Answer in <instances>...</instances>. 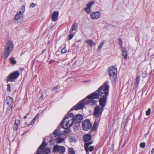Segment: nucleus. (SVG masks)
Wrapping results in <instances>:
<instances>
[{
	"mask_svg": "<svg viewBox=\"0 0 154 154\" xmlns=\"http://www.w3.org/2000/svg\"><path fill=\"white\" fill-rule=\"evenodd\" d=\"M109 86L108 82L103 84L97 90V92L100 97H107L108 95Z\"/></svg>",
	"mask_w": 154,
	"mask_h": 154,
	"instance_id": "f257e3e1",
	"label": "nucleus"
},
{
	"mask_svg": "<svg viewBox=\"0 0 154 154\" xmlns=\"http://www.w3.org/2000/svg\"><path fill=\"white\" fill-rule=\"evenodd\" d=\"M14 45L12 41H9L5 47L4 51V59L6 60L10 53L13 50Z\"/></svg>",
	"mask_w": 154,
	"mask_h": 154,
	"instance_id": "f03ea898",
	"label": "nucleus"
},
{
	"mask_svg": "<svg viewBox=\"0 0 154 154\" xmlns=\"http://www.w3.org/2000/svg\"><path fill=\"white\" fill-rule=\"evenodd\" d=\"M74 122L73 119L69 116H66L61 123V126L63 128L66 129L71 127Z\"/></svg>",
	"mask_w": 154,
	"mask_h": 154,
	"instance_id": "7ed1b4c3",
	"label": "nucleus"
},
{
	"mask_svg": "<svg viewBox=\"0 0 154 154\" xmlns=\"http://www.w3.org/2000/svg\"><path fill=\"white\" fill-rule=\"evenodd\" d=\"M47 144V143L44 141L41 145L38 148L36 154H40L42 153L44 154H47L49 153L50 151V148L47 147L45 149Z\"/></svg>",
	"mask_w": 154,
	"mask_h": 154,
	"instance_id": "20e7f679",
	"label": "nucleus"
},
{
	"mask_svg": "<svg viewBox=\"0 0 154 154\" xmlns=\"http://www.w3.org/2000/svg\"><path fill=\"white\" fill-rule=\"evenodd\" d=\"M99 96H100L97 92V91L92 93L86 98L87 99V103L89 104L91 103L95 104L96 103V102L94 99H98L99 98Z\"/></svg>",
	"mask_w": 154,
	"mask_h": 154,
	"instance_id": "39448f33",
	"label": "nucleus"
},
{
	"mask_svg": "<svg viewBox=\"0 0 154 154\" xmlns=\"http://www.w3.org/2000/svg\"><path fill=\"white\" fill-rule=\"evenodd\" d=\"M20 75V73L19 71H15L9 75L7 77L8 81L13 82L15 81Z\"/></svg>",
	"mask_w": 154,
	"mask_h": 154,
	"instance_id": "423d86ee",
	"label": "nucleus"
},
{
	"mask_svg": "<svg viewBox=\"0 0 154 154\" xmlns=\"http://www.w3.org/2000/svg\"><path fill=\"white\" fill-rule=\"evenodd\" d=\"M87 99L85 98L82 100L77 104L73 108V109L76 110L78 109H82L86 104H89L87 102Z\"/></svg>",
	"mask_w": 154,
	"mask_h": 154,
	"instance_id": "0eeeda50",
	"label": "nucleus"
},
{
	"mask_svg": "<svg viewBox=\"0 0 154 154\" xmlns=\"http://www.w3.org/2000/svg\"><path fill=\"white\" fill-rule=\"evenodd\" d=\"M103 111V108L99 106H97L94 109V116L97 119H100Z\"/></svg>",
	"mask_w": 154,
	"mask_h": 154,
	"instance_id": "6e6552de",
	"label": "nucleus"
},
{
	"mask_svg": "<svg viewBox=\"0 0 154 154\" xmlns=\"http://www.w3.org/2000/svg\"><path fill=\"white\" fill-rule=\"evenodd\" d=\"M66 149L64 146H59L58 145L54 146L53 148V152L54 153L57 152L60 154H63L65 151Z\"/></svg>",
	"mask_w": 154,
	"mask_h": 154,
	"instance_id": "1a4fd4ad",
	"label": "nucleus"
},
{
	"mask_svg": "<svg viewBox=\"0 0 154 154\" xmlns=\"http://www.w3.org/2000/svg\"><path fill=\"white\" fill-rule=\"evenodd\" d=\"M5 102L7 109L8 110H9L13 107L14 103V100L11 97H7Z\"/></svg>",
	"mask_w": 154,
	"mask_h": 154,
	"instance_id": "9d476101",
	"label": "nucleus"
},
{
	"mask_svg": "<svg viewBox=\"0 0 154 154\" xmlns=\"http://www.w3.org/2000/svg\"><path fill=\"white\" fill-rule=\"evenodd\" d=\"M92 127V124L89 120H86L83 121L82 123V128L84 131H88Z\"/></svg>",
	"mask_w": 154,
	"mask_h": 154,
	"instance_id": "9b49d317",
	"label": "nucleus"
},
{
	"mask_svg": "<svg viewBox=\"0 0 154 154\" xmlns=\"http://www.w3.org/2000/svg\"><path fill=\"white\" fill-rule=\"evenodd\" d=\"M109 75L110 76L116 77L117 73V70L115 68L110 67L108 70Z\"/></svg>",
	"mask_w": 154,
	"mask_h": 154,
	"instance_id": "f8f14e48",
	"label": "nucleus"
},
{
	"mask_svg": "<svg viewBox=\"0 0 154 154\" xmlns=\"http://www.w3.org/2000/svg\"><path fill=\"white\" fill-rule=\"evenodd\" d=\"M101 13L99 11L91 12L90 14L91 18L92 19H96L100 17Z\"/></svg>",
	"mask_w": 154,
	"mask_h": 154,
	"instance_id": "ddd939ff",
	"label": "nucleus"
},
{
	"mask_svg": "<svg viewBox=\"0 0 154 154\" xmlns=\"http://www.w3.org/2000/svg\"><path fill=\"white\" fill-rule=\"evenodd\" d=\"M94 3V2H90L87 4L86 7L84 9L85 11L87 13L89 14L90 13L91 8Z\"/></svg>",
	"mask_w": 154,
	"mask_h": 154,
	"instance_id": "4468645a",
	"label": "nucleus"
},
{
	"mask_svg": "<svg viewBox=\"0 0 154 154\" xmlns=\"http://www.w3.org/2000/svg\"><path fill=\"white\" fill-rule=\"evenodd\" d=\"M92 142H91L86 143L85 144V151L88 152V151L91 152L94 149V147L92 146H90L89 147L88 146L89 145L91 144Z\"/></svg>",
	"mask_w": 154,
	"mask_h": 154,
	"instance_id": "2eb2a0df",
	"label": "nucleus"
},
{
	"mask_svg": "<svg viewBox=\"0 0 154 154\" xmlns=\"http://www.w3.org/2000/svg\"><path fill=\"white\" fill-rule=\"evenodd\" d=\"M101 97L99 100V105L101 106V107L103 108L106 103L107 97Z\"/></svg>",
	"mask_w": 154,
	"mask_h": 154,
	"instance_id": "dca6fc26",
	"label": "nucleus"
},
{
	"mask_svg": "<svg viewBox=\"0 0 154 154\" xmlns=\"http://www.w3.org/2000/svg\"><path fill=\"white\" fill-rule=\"evenodd\" d=\"M59 12L58 11H54L51 14V19L54 22L57 21L58 19Z\"/></svg>",
	"mask_w": 154,
	"mask_h": 154,
	"instance_id": "f3484780",
	"label": "nucleus"
},
{
	"mask_svg": "<svg viewBox=\"0 0 154 154\" xmlns=\"http://www.w3.org/2000/svg\"><path fill=\"white\" fill-rule=\"evenodd\" d=\"M14 19L18 23H20L22 22L23 20V16L17 13L15 15Z\"/></svg>",
	"mask_w": 154,
	"mask_h": 154,
	"instance_id": "a211bd4d",
	"label": "nucleus"
},
{
	"mask_svg": "<svg viewBox=\"0 0 154 154\" xmlns=\"http://www.w3.org/2000/svg\"><path fill=\"white\" fill-rule=\"evenodd\" d=\"M83 119V116L81 114H77L74 118L73 120L75 123H79L80 121Z\"/></svg>",
	"mask_w": 154,
	"mask_h": 154,
	"instance_id": "6ab92c4d",
	"label": "nucleus"
},
{
	"mask_svg": "<svg viewBox=\"0 0 154 154\" xmlns=\"http://www.w3.org/2000/svg\"><path fill=\"white\" fill-rule=\"evenodd\" d=\"M54 135L55 137L57 138L60 137L62 136V133L60 131V128H58L55 130L54 132Z\"/></svg>",
	"mask_w": 154,
	"mask_h": 154,
	"instance_id": "aec40b11",
	"label": "nucleus"
},
{
	"mask_svg": "<svg viewBox=\"0 0 154 154\" xmlns=\"http://www.w3.org/2000/svg\"><path fill=\"white\" fill-rule=\"evenodd\" d=\"M25 6L23 5L21 6L18 9L17 11V13L18 14H21L23 15V14L25 11Z\"/></svg>",
	"mask_w": 154,
	"mask_h": 154,
	"instance_id": "412c9836",
	"label": "nucleus"
},
{
	"mask_svg": "<svg viewBox=\"0 0 154 154\" xmlns=\"http://www.w3.org/2000/svg\"><path fill=\"white\" fill-rule=\"evenodd\" d=\"M20 121L19 120H16L15 123L13 125V127L14 131H16L19 125L20 124Z\"/></svg>",
	"mask_w": 154,
	"mask_h": 154,
	"instance_id": "4be33fe9",
	"label": "nucleus"
},
{
	"mask_svg": "<svg viewBox=\"0 0 154 154\" xmlns=\"http://www.w3.org/2000/svg\"><path fill=\"white\" fill-rule=\"evenodd\" d=\"M83 139L85 142H88L90 141L91 139V136L90 134H87L84 136Z\"/></svg>",
	"mask_w": 154,
	"mask_h": 154,
	"instance_id": "5701e85b",
	"label": "nucleus"
},
{
	"mask_svg": "<svg viewBox=\"0 0 154 154\" xmlns=\"http://www.w3.org/2000/svg\"><path fill=\"white\" fill-rule=\"evenodd\" d=\"M85 42L91 47H92L94 45H95V43L93 42L92 40L91 39L87 40H86Z\"/></svg>",
	"mask_w": 154,
	"mask_h": 154,
	"instance_id": "b1692460",
	"label": "nucleus"
},
{
	"mask_svg": "<svg viewBox=\"0 0 154 154\" xmlns=\"http://www.w3.org/2000/svg\"><path fill=\"white\" fill-rule=\"evenodd\" d=\"M100 121L99 119H97L93 125V126L92 129L93 130H95L97 128L98 124Z\"/></svg>",
	"mask_w": 154,
	"mask_h": 154,
	"instance_id": "393cba45",
	"label": "nucleus"
},
{
	"mask_svg": "<svg viewBox=\"0 0 154 154\" xmlns=\"http://www.w3.org/2000/svg\"><path fill=\"white\" fill-rule=\"evenodd\" d=\"M56 138L57 139L56 140V142L57 143H61L63 142L65 140V139L63 138L58 137Z\"/></svg>",
	"mask_w": 154,
	"mask_h": 154,
	"instance_id": "a878e982",
	"label": "nucleus"
},
{
	"mask_svg": "<svg viewBox=\"0 0 154 154\" xmlns=\"http://www.w3.org/2000/svg\"><path fill=\"white\" fill-rule=\"evenodd\" d=\"M68 151L69 154H75V151L72 148H68Z\"/></svg>",
	"mask_w": 154,
	"mask_h": 154,
	"instance_id": "bb28decb",
	"label": "nucleus"
},
{
	"mask_svg": "<svg viewBox=\"0 0 154 154\" xmlns=\"http://www.w3.org/2000/svg\"><path fill=\"white\" fill-rule=\"evenodd\" d=\"M121 50L122 51V57H123L124 59H125V48H124L122 47V46H121Z\"/></svg>",
	"mask_w": 154,
	"mask_h": 154,
	"instance_id": "cd10ccee",
	"label": "nucleus"
},
{
	"mask_svg": "<svg viewBox=\"0 0 154 154\" xmlns=\"http://www.w3.org/2000/svg\"><path fill=\"white\" fill-rule=\"evenodd\" d=\"M140 81V77L139 76L137 77L136 79V82L135 84L137 86H138L139 85V82Z\"/></svg>",
	"mask_w": 154,
	"mask_h": 154,
	"instance_id": "c85d7f7f",
	"label": "nucleus"
},
{
	"mask_svg": "<svg viewBox=\"0 0 154 154\" xmlns=\"http://www.w3.org/2000/svg\"><path fill=\"white\" fill-rule=\"evenodd\" d=\"M10 61L12 64H15L17 62L15 60L14 58L13 57H11L10 59Z\"/></svg>",
	"mask_w": 154,
	"mask_h": 154,
	"instance_id": "c756f323",
	"label": "nucleus"
},
{
	"mask_svg": "<svg viewBox=\"0 0 154 154\" xmlns=\"http://www.w3.org/2000/svg\"><path fill=\"white\" fill-rule=\"evenodd\" d=\"M39 114L38 113L35 116V117L32 120L31 122V124L32 125L36 121V118L37 117H38L39 116Z\"/></svg>",
	"mask_w": 154,
	"mask_h": 154,
	"instance_id": "7c9ffc66",
	"label": "nucleus"
},
{
	"mask_svg": "<svg viewBox=\"0 0 154 154\" xmlns=\"http://www.w3.org/2000/svg\"><path fill=\"white\" fill-rule=\"evenodd\" d=\"M104 40H103L102 42L100 43L99 45L98 46V48L101 49L102 48V46H103L104 44Z\"/></svg>",
	"mask_w": 154,
	"mask_h": 154,
	"instance_id": "2f4dec72",
	"label": "nucleus"
},
{
	"mask_svg": "<svg viewBox=\"0 0 154 154\" xmlns=\"http://www.w3.org/2000/svg\"><path fill=\"white\" fill-rule=\"evenodd\" d=\"M78 25L77 23H74L72 26V29H76L78 27Z\"/></svg>",
	"mask_w": 154,
	"mask_h": 154,
	"instance_id": "473e14b6",
	"label": "nucleus"
},
{
	"mask_svg": "<svg viewBox=\"0 0 154 154\" xmlns=\"http://www.w3.org/2000/svg\"><path fill=\"white\" fill-rule=\"evenodd\" d=\"M151 112V109L149 108L146 111V116H149L150 115Z\"/></svg>",
	"mask_w": 154,
	"mask_h": 154,
	"instance_id": "72a5a7b5",
	"label": "nucleus"
},
{
	"mask_svg": "<svg viewBox=\"0 0 154 154\" xmlns=\"http://www.w3.org/2000/svg\"><path fill=\"white\" fill-rule=\"evenodd\" d=\"M146 145L145 143L142 142L140 144V147L143 148Z\"/></svg>",
	"mask_w": 154,
	"mask_h": 154,
	"instance_id": "f704fd0d",
	"label": "nucleus"
},
{
	"mask_svg": "<svg viewBox=\"0 0 154 154\" xmlns=\"http://www.w3.org/2000/svg\"><path fill=\"white\" fill-rule=\"evenodd\" d=\"M114 28V26L110 24H107V26L105 27V28Z\"/></svg>",
	"mask_w": 154,
	"mask_h": 154,
	"instance_id": "c9c22d12",
	"label": "nucleus"
},
{
	"mask_svg": "<svg viewBox=\"0 0 154 154\" xmlns=\"http://www.w3.org/2000/svg\"><path fill=\"white\" fill-rule=\"evenodd\" d=\"M69 139L70 142H72L73 141H75V138L72 137H70Z\"/></svg>",
	"mask_w": 154,
	"mask_h": 154,
	"instance_id": "e433bc0d",
	"label": "nucleus"
},
{
	"mask_svg": "<svg viewBox=\"0 0 154 154\" xmlns=\"http://www.w3.org/2000/svg\"><path fill=\"white\" fill-rule=\"evenodd\" d=\"M67 51V50L65 47H64L61 50V52L62 53H65Z\"/></svg>",
	"mask_w": 154,
	"mask_h": 154,
	"instance_id": "4c0bfd02",
	"label": "nucleus"
},
{
	"mask_svg": "<svg viewBox=\"0 0 154 154\" xmlns=\"http://www.w3.org/2000/svg\"><path fill=\"white\" fill-rule=\"evenodd\" d=\"M147 76V74L146 72H143L142 74V76L143 78H144Z\"/></svg>",
	"mask_w": 154,
	"mask_h": 154,
	"instance_id": "58836bf2",
	"label": "nucleus"
},
{
	"mask_svg": "<svg viewBox=\"0 0 154 154\" xmlns=\"http://www.w3.org/2000/svg\"><path fill=\"white\" fill-rule=\"evenodd\" d=\"M75 29H70L69 31L70 34H72L74 35V34L75 33V32H74Z\"/></svg>",
	"mask_w": 154,
	"mask_h": 154,
	"instance_id": "ea45409f",
	"label": "nucleus"
},
{
	"mask_svg": "<svg viewBox=\"0 0 154 154\" xmlns=\"http://www.w3.org/2000/svg\"><path fill=\"white\" fill-rule=\"evenodd\" d=\"M118 40L119 41V45L121 46H122V40H121L120 38H118Z\"/></svg>",
	"mask_w": 154,
	"mask_h": 154,
	"instance_id": "a19ab883",
	"label": "nucleus"
},
{
	"mask_svg": "<svg viewBox=\"0 0 154 154\" xmlns=\"http://www.w3.org/2000/svg\"><path fill=\"white\" fill-rule=\"evenodd\" d=\"M58 87H54L53 89L52 90V91H55V92H56L58 90Z\"/></svg>",
	"mask_w": 154,
	"mask_h": 154,
	"instance_id": "79ce46f5",
	"label": "nucleus"
},
{
	"mask_svg": "<svg viewBox=\"0 0 154 154\" xmlns=\"http://www.w3.org/2000/svg\"><path fill=\"white\" fill-rule=\"evenodd\" d=\"M7 90L8 91H9V92H10L11 86H10V84L8 85V87H7Z\"/></svg>",
	"mask_w": 154,
	"mask_h": 154,
	"instance_id": "37998d69",
	"label": "nucleus"
},
{
	"mask_svg": "<svg viewBox=\"0 0 154 154\" xmlns=\"http://www.w3.org/2000/svg\"><path fill=\"white\" fill-rule=\"evenodd\" d=\"M43 97H44V94H41V96H40V98H39V100L40 101H42L43 100Z\"/></svg>",
	"mask_w": 154,
	"mask_h": 154,
	"instance_id": "c03bdc74",
	"label": "nucleus"
},
{
	"mask_svg": "<svg viewBox=\"0 0 154 154\" xmlns=\"http://www.w3.org/2000/svg\"><path fill=\"white\" fill-rule=\"evenodd\" d=\"M36 5V4H35L33 3H32L30 4V6L32 8H34Z\"/></svg>",
	"mask_w": 154,
	"mask_h": 154,
	"instance_id": "a18cd8bd",
	"label": "nucleus"
},
{
	"mask_svg": "<svg viewBox=\"0 0 154 154\" xmlns=\"http://www.w3.org/2000/svg\"><path fill=\"white\" fill-rule=\"evenodd\" d=\"M74 35L72 34H70L69 35V40H71L73 37Z\"/></svg>",
	"mask_w": 154,
	"mask_h": 154,
	"instance_id": "49530a36",
	"label": "nucleus"
},
{
	"mask_svg": "<svg viewBox=\"0 0 154 154\" xmlns=\"http://www.w3.org/2000/svg\"><path fill=\"white\" fill-rule=\"evenodd\" d=\"M121 126L122 128L124 129L125 128V124L123 122L121 124Z\"/></svg>",
	"mask_w": 154,
	"mask_h": 154,
	"instance_id": "de8ad7c7",
	"label": "nucleus"
},
{
	"mask_svg": "<svg viewBox=\"0 0 154 154\" xmlns=\"http://www.w3.org/2000/svg\"><path fill=\"white\" fill-rule=\"evenodd\" d=\"M151 154H154V148L151 151Z\"/></svg>",
	"mask_w": 154,
	"mask_h": 154,
	"instance_id": "09e8293b",
	"label": "nucleus"
},
{
	"mask_svg": "<svg viewBox=\"0 0 154 154\" xmlns=\"http://www.w3.org/2000/svg\"><path fill=\"white\" fill-rule=\"evenodd\" d=\"M27 117L26 116H25L24 117V118H23V119H25Z\"/></svg>",
	"mask_w": 154,
	"mask_h": 154,
	"instance_id": "8fccbe9b",
	"label": "nucleus"
},
{
	"mask_svg": "<svg viewBox=\"0 0 154 154\" xmlns=\"http://www.w3.org/2000/svg\"><path fill=\"white\" fill-rule=\"evenodd\" d=\"M69 132H68V133H67V134L69 133Z\"/></svg>",
	"mask_w": 154,
	"mask_h": 154,
	"instance_id": "3c124183",
	"label": "nucleus"
},
{
	"mask_svg": "<svg viewBox=\"0 0 154 154\" xmlns=\"http://www.w3.org/2000/svg\"><path fill=\"white\" fill-rule=\"evenodd\" d=\"M69 132H68V133H67V134L69 133Z\"/></svg>",
	"mask_w": 154,
	"mask_h": 154,
	"instance_id": "603ef678",
	"label": "nucleus"
},
{
	"mask_svg": "<svg viewBox=\"0 0 154 154\" xmlns=\"http://www.w3.org/2000/svg\"><path fill=\"white\" fill-rule=\"evenodd\" d=\"M69 132H68V133H67V134L69 133Z\"/></svg>",
	"mask_w": 154,
	"mask_h": 154,
	"instance_id": "864d4df0",
	"label": "nucleus"
},
{
	"mask_svg": "<svg viewBox=\"0 0 154 154\" xmlns=\"http://www.w3.org/2000/svg\"><path fill=\"white\" fill-rule=\"evenodd\" d=\"M125 58H126V57H125Z\"/></svg>",
	"mask_w": 154,
	"mask_h": 154,
	"instance_id": "5fc2aeb1",
	"label": "nucleus"
},
{
	"mask_svg": "<svg viewBox=\"0 0 154 154\" xmlns=\"http://www.w3.org/2000/svg\"><path fill=\"white\" fill-rule=\"evenodd\" d=\"M153 72H154V69H153Z\"/></svg>",
	"mask_w": 154,
	"mask_h": 154,
	"instance_id": "6e6d98bb",
	"label": "nucleus"
}]
</instances>
